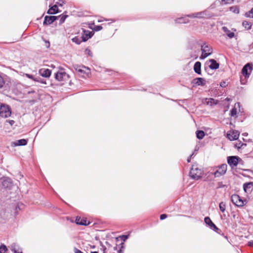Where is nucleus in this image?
<instances>
[{"mask_svg": "<svg viewBox=\"0 0 253 253\" xmlns=\"http://www.w3.org/2000/svg\"><path fill=\"white\" fill-rule=\"evenodd\" d=\"M227 166L226 164H222L218 167H214L210 172L214 177H218L224 175L227 171Z\"/></svg>", "mask_w": 253, "mask_h": 253, "instance_id": "nucleus-1", "label": "nucleus"}, {"mask_svg": "<svg viewBox=\"0 0 253 253\" xmlns=\"http://www.w3.org/2000/svg\"><path fill=\"white\" fill-rule=\"evenodd\" d=\"M126 240V235H123L115 238L116 245L114 247V250L117 251V253H123L122 250L125 249L124 246V242Z\"/></svg>", "mask_w": 253, "mask_h": 253, "instance_id": "nucleus-2", "label": "nucleus"}, {"mask_svg": "<svg viewBox=\"0 0 253 253\" xmlns=\"http://www.w3.org/2000/svg\"><path fill=\"white\" fill-rule=\"evenodd\" d=\"M203 173V170L199 169L197 165H193L190 169L189 175L192 179L198 180L201 178Z\"/></svg>", "mask_w": 253, "mask_h": 253, "instance_id": "nucleus-3", "label": "nucleus"}, {"mask_svg": "<svg viewBox=\"0 0 253 253\" xmlns=\"http://www.w3.org/2000/svg\"><path fill=\"white\" fill-rule=\"evenodd\" d=\"M12 186V182L10 178L4 177L0 178V189H10Z\"/></svg>", "mask_w": 253, "mask_h": 253, "instance_id": "nucleus-4", "label": "nucleus"}, {"mask_svg": "<svg viewBox=\"0 0 253 253\" xmlns=\"http://www.w3.org/2000/svg\"><path fill=\"white\" fill-rule=\"evenodd\" d=\"M214 16L213 13H210L207 10L195 13L192 14L188 15L187 16L190 18H210Z\"/></svg>", "mask_w": 253, "mask_h": 253, "instance_id": "nucleus-5", "label": "nucleus"}, {"mask_svg": "<svg viewBox=\"0 0 253 253\" xmlns=\"http://www.w3.org/2000/svg\"><path fill=\"white\" fill-rule=\"evenodd\" d=\"M231 201L236 206L242 207L247 203L246 200H242L241 198L237 194H234L231 196Z\"/></svg>", "mask_w": 253, "mask_h": 253, "instance_id": "nucleus-6", "label": "nucleus"}, {"mask_svg": "<svg viewBox=\"0 0 253 253\" xmlns=\"http://www.w3.org/2000/svg\"><path fill=\"white\" fill-rule=\"evenodd\" d=\"M201 51L202 54L200 57V59L203 60L211 55L212 52L211 47L204 44L201 45Z\"/></svg>", "mask_w": 253, "mask_h": 253, "instance_id": "nucleus-7", "label": "nucleus"}, {"mask_svg": "<svg viewBox=\"0 0 253 253\" xmlns=\"http://www.w3.org/2000/svg\"><path fill=\"white\" fill-rule=\"evenodd\" d=\"M241 161L242 159L238 156H233L227 157V163L232 168L237 167L239 162Z\"/></svg>", "mask_w": 253, "mask_h": 253, "instance_id": "nucleus-8", "label": "nucleus"}, {"mask_svg": "<svg viewBox=\"0 0 253 253\" xmlns=\"http://www.w3.org/2000/svg\"><path fill=\"white\" fill-rule=\"evenodd\" d=\"M10 108L6 105H1L0 107V116L3 118H7L11 115Z\"/></svg>", "mask_w": 253, "mask_h": 253, "instance_id": "nucleus-9", "label": "nucleus"}, {"mask_svg": "<svg viewBox=\"0 0 253 253\" xmlns=\"http://www.w3.org/2000/svg\"><path fill=\"white\" fill-rule=\"evenodd\" d=\"M55 78L58 81H64L69 79V75L65 72H58L56 73Z\"/></svg>", "mask_w": 253, "mask_h": 253, "instance_id": "nucleus-10", "label": "nucleus"}, {"mask_svg": "<svg viewBox=\"0 0 253 253\" xmlns=\"http://www.w3.org/2000/svg\"><path fill=\"white\" fill-rule=\"evenodd\" d=\"M253 70V67L251 64L250 63H248L245 66H244L242 70V73L245 78L249 77L251 72Z\"/></svg>", "mask_w": 253, "mask_h": 253, "instance_id": "nucleus-11", "label": "nucleus"}, {"mask_svg": "<svg viewBox=\"0 0 253 253\" xmlns=\"http://www.w3.org/2000/svg\"><path fill=\"white\" fill-rule=\"evenodd\" d=\"M240 133L237 130H232L228 132L227 137L230 140H237L239 136Z\"/></svg>", "mask_w": 253, "mask_h": 253, "instance_id": "nucleus-12", "label": "nucleus"}, {"mask_svg": "<svg viewBox=\"0 0 253 253\" xmlns=\"http://www.w3.org/2000/svg\"><path fill=\"white\" fill-rule=\"evenodd\" d=\"M243 189L245 193L251 194L253 190V182L245 183L243 184Z\"/></svg>", "mask_w": 253, "mask_h": 253, "instance_id": "nucleus-13", "label": "nucleus"}, {"mask_svg": "<svg viewBox=\"0 0 253 253\" xmlns=\"http://www.w3.org/2000/svg\"><path fill=\"white\" fill-rule=\"evenodd\" d=\"M83 32L84 33L82 34L81 37L83 42H86L89 39L91 38L94 34L93 32H90L88 30H84Z\"/></svg>", "mask_w": 253, "mask_h": 253, "instance_id": "nucleus-14", "label": "nucleus"}, {"mask_svg": "<svg viewBox=\"0 0 253 253\" xmlns=\"http://www.w3.org/2000/svg\"><path fill=\"white\" fill-rule=\"evenodd\" d=\"M58 19L57 16H46L44 17L43 21L44 25H50L52 24L54 21Z\"/></svg>", "mask_w": 253, "mask_h": 253, "instance_id": "nucleus-15", "label": "nucleus"}, {"mask_svg": "<svg viewBox=\"0 0 253 253\" xmlns=\"http://www.w3.org/2000/svg\"><path fill=\"white\" fill-rule=\"evenodd\" d=\"M192 83L197 85L204 86L206 84V81L204 78H196L192 81Z\"/></svg>", "mask_w": 253, "mask_h": 253, "instance_id": "nucleus-16", "label": "nucleus"}, {"mask_svg": "<svg viewBox=\"0 0 253 253\" xmlns=\"http://www.w3.org/2000/svg\"><path fill=\"white\" fill-rule=\"evenodd\" d=\"M204 220L205 223L209 225L210 228L212 229L214 231H217L219 230L216 226L211 221L210 217H206Z\"/></svg>", "mask_w": 253, "mask_h": 253, "instance_id": "nucleus-17", "label": "nucleus"}, {"mask_svg": "<svg viewBox=\"0 0 253 253\" xmlns=\"http://www.w3.org/2000/svg\"><path fill=\"white\" fill-rule=\"evenodd\" d=\"M209 62L211 63V64L209 65V67L210 69L212 70L217 69L219 67V64L214 59H210Z\"/></svg>", "mask_w": 253, "mask_h": 253, "instance_id": "nucleus-18", "label": "nucleus"}, {"mask_svg": "<svg viewBox=\"0 0 253 253\" xmlns=\"http://www.w3.org/2000/svg\"><path fill=\"white\" fill-rule=\"evenodd\" d=\"M41 75L43 77H49L51 75V71L48 69H42L39 71Z\"/></svg>", "mask_w": 253, "mask_h": 253, "instance_id": "nucleus-19", "label": "nucleus"}, {"mask_svg": "<svg viewBox=\"0 0 253 253\" xmlns=\"http://www.w3.org/2000/svg\"><path fill=\"white\" fill-rule=\"evenodd\" d=\"M27 144V140L25 139H21L16 140L13 142V145L14 146H25Z\"/></svg>", "mask_w": 253, "mask_h": 253, "instance_id": "nucleus-20", "label": "nucleus"}, {"mask_svg": "<svg viewBox=\"0 0 253 253\" xmlns=\"http://www.w3.org/2000/svg\"><path fill=\"white\" fill-rule=\"evenodd\" d=\"M201 62H199V61L196 62L195 63L194 66V70L195 72L199 75H201Z\"/></svg>", "mask_w": 253, "mask_h": 253, "instance_id": "nucleus-21", "label": "nucleus"}, {"mask_svg": "<svg viewBox=\"0 0 253 253\" xmlns=\"http://www.w3.org/2000/svg\"><path fill=\"white\" fill-rule=\"evenodd\" d=\"M222 30L226 34L227 36L230 39H232L235 36V34L233 32H231L226 27H222Z\"/></svg>", "mask_w": 253, "mask_h": 253, "instance_id": "nucleus-22", "label": "nucleus"}, {"mask_svg": "<svg viewBox=\"0 0 253 253\" xmlns=\"http://www.w3.org/2000/svg\"><path fill=\"white\" fill-rule=\"evenodd\" d=\"M59 12L58 7L56 4L51 6L47 11V13L49 14H54Z\"/></svg>", "mask_w": 253, "mask_h": 253, "instance_id": "nucleus-23", "label": "nucleus"}, {"mask_svg": "<svg viewBox=\"0 0 253 253\" xmlns=\"http://www.w3.org/2000/svg\"><path fill=\"white\" fill-rule=\"evenodd\" d=\"M76 222L77 224L82 225H88L89 222H88L87 223H86V220L84 219H82L80 217H77L76 219Z\"/></svg>", "mask_w": 253, "mask_h": 253, "instance_id": "nucleus-24", "label": "nucleus"}, {"mask_svg": "<svg viewBox=\"0 0 253 253\" xmlns=\"http://www.w3.org/2000/svg\"><path fill=\"white\" fill-rule=\"evenodd\" d=\"M5 81L4 78V74L0 72V89L2 88L5 85Z\"/></svg>", "mask_w": 253, "mask_h": 253, "instance_id": "nucleus-25", "label": "nucleus"}, {"mask_svg": "<svg viewBox=\"0 0 253 253\" xmlns=\"http://www.w3.org/2000/svg\"><path fill=\"white\" fill-rule=\"evenodd\" d=\"M205 135V133L203 130H197L196 131V136L199 139H202Z\"/></svg>", "mask_w": 253, "mask_h": 253, "instance_id": "nucleus-26", "label": "nucleus"}, {"mask_svg": "<svg viewBox=\"0 0 253 253\" xmlns=\"http://www.w3.org/2000/svg\"><path fill=\"white\" fill-rule=\"evenodd\" d=\"M11 250L14 253H23L22 251H19L18 249V246L15 244H13L11 246Z\"/></svg>", "mask_w": 253, "mask_h": 253, "instance_id": "nucleus-27", "label": "nucleus"}, {"mask_svg": "<svg viewBox=\"0 0 253 253\" xmlns=\"http://www.w3.org/2000/svg\"><path fill=\"white\" fill-rule=\"evenodd\" d=\"M242 25L247 30H249L251 28L252 24L251 22L247 21H244L242 23Z\"/></svg>", "mask_w": 253, "mask_h": 253, "instance_id": "nucleus-28", "label": "nucleus"}, {"mask_svg": "<svg viewBox=\"0 0 253 253\" xmlns=\"http://www.w3.org/2000/svg\"><path fill=\"white\" fill-rule=\"evenodd\" d=\"M72 41L73 42L77 43V44H80L82 42H83L82 41V39L78 37H75L72 38Z\"/></svg>", "mask_w": 253, "mask_h": 253, "instance_id": "nucleus-29", "label": "nucleus"}, {"mask_svg": "<svg viewBox=\"0 0 253 253\" xmlns=\"http://www.w3.org/2000/svg\"><path fill=\"white\" fill-rule=\"evenodd\" d=\"M206 100H207V101L206 102V104L207 105H210L211 106L213 104H217V102H215V100L213 98H210L209 99H206Z\"/></svg>", "mask_w": 253, "mask_h": 253, "instance_id": "nucleus-30", "label": "nucleus"}, {"mask_svg": "<svg viewBox=\"0 0 253 253\" xmlns=\"http://www.w3.org/2000/svg\"><path fill=\"white\" fill-rule=\"evenodd\" d=\"M219 209L222 212H224L226 209V204L225 203L221 202L219 203Z\"/></svg>", "mask_w": 253, "mask_h": 253, "instance_id": "nucleus-31", "label": "nucleus"}, {"mask_svg": "<svg viewBox=\"0 0 253 253\" xmlns=\"http://www.w3.org/2000/svg\"><path fill=\"white\" fill-rule=\"evenodd\" d=\"M245 15L247 17L253 18V7L249 11L246 12Z\"/></svg>", "mask_w": 253, "mask_h": 253, "instance_id": "nucleus-32", "label": "nucleus"}, {"mask_svg": "<svg viewBox=\"0 0 253 253\" xmlns=\"http://www.w3.org/2000/svg\"><path fill=\"white\" fill-rule=\"evenodd\" d=\"M57 17H58V19L60 18V24H62L64 22L66 18L67 17V15H60Z\"/></svg>", "mask_w": 253, "mask_h": 253, "instance_id": "nucleus-33", "label": "nucleus"}, {"mask_svg": "<svg viewBox=\"0 0 253 253\" xmlns=\"http://www.w3.org/2000/svg\"><path fill=\"white\" fill-rule=\"evenodd\" d=\"M230 11L235 13H239V8L236 6H232L230 8Z\"/></svg>", "mask_w": 253, "mask_h": 253, "instance_id": "nucleus-34", "label": "nucleus"}, {"mask_svg": "<svg viewBox=\"0 0 253 253\" xmlns=\"http://www.w3.org/2000/svg\"><path fill=\"white\" fill-rule=\"evenodd\" d=\"M7 250L6 246L2 245L0 246V253H5Z\"/></svg>", "mask_w": 253, "mask_h": 253, "instance_id": "nucleus-35", "label": "nucleus"}, {"mask_svg": "<svg viewBox=\"0 0 253 253\" xmlns=\"http://www.w3.org/2000/svg\"><path fill=\"white\" fill-rule=\"evenodd\" d=\"M237 114V110L235 108L231 109L230 111V115L231 116H235Z\"/></svg>", "mask_w": 253, "mask_h": 253, "instance_id": "nucleus-36", "label": "nucleus"}, {"mask_svg": "<svg viewBox=\"0 0 253 253\" xmlns=\"http://www.w3.org/2000/svg\"><path fill=\"white\" fill-rule=\"evenodd\" d=\"M102 29V27L100 25L95 26L93 30L95 31H99Z\"/></svg>", "mask_w": 253, "mask_h": 253, "instance_id": "nucleus-37", "label": "nucleus"}, {"mask_svg": "<svg viewBox=\"0 0 253 253\" xmlns=\"http://www.w3.org/2000/svg\"><path fill=\"white\" fill-rule=\"evenodd\" d=\"M26 77H28V78L29 79H32L34 81H39V80L37 79V78H35L33 75H30V74H26Z\"/></svg>", "mask_w": 253, "mask_h": 253, "instance_id": "nucleus-38", "label": "nucleus"}, {"mask_svg": "<svg viewBox=\"0 0 253 253\" xmlns=\"http://www.w3.org/2000/svg\"><path fill=\"white\" fill-rule=\"evenodd\" d=\"M85 53L86 54H87L88 55H89V56H91V57L92 56V53L89 49L86 48L85 50Z\"/></svg>", "mask_w": 253, "mask_h": 253, "instance_id": "nucleus-39", "label": "nucleus"}, {"mask_svg": "<svg viewBox=\"0 0 253 253\" xmlns=\"http://www.w3.org/2000/svg\"><path fill=\"white\" fill-rule=\"evenodd\" d=\"M176 22L179 23H186L185 21H184V20L183 18H180L175 20Z\"/></svg>", "mask_w": 253, "mask_h": 253, "instance_id": "nucleus-40", "label": "nucleus"}, {"mask_svg": "<svg viewBox=\"0 0 253 253\" xmlns=\"http://www.w3.org/2000/svg\"><path fill=\"white\" fill-rule=\"evenodd\" d=\"M241 145V142H240L239 143H236L235 144V147L237 149H240L242 148V145Z\"/></svg>", "mask_w": 253, "mask_h": 253, "instance_id": "nucleus-41", "label": "nucleus"}, {"mask_svg": "<svg viewBox=\"0 0 253 253\" xmlns=\"http://www.w3.org/2000/svg\"><path fill=\"white\" fill-rule=\"evenodd\" d=\"M244 77H245L244 76ZM240 81L241 84H245L246 82V78H244V79H243L242 77H241Z\"/></svg>", "mask_w": 253, "mask_h": 253, "instance_id": "nucleus-42", "label": "nucleus"}, {"mask_svg": "<svg viewBox=\"0 0 253 253\" xmlns=\"http://www.w3.org/2000/svg\"><path fill=\"white\" fill-rule=\"evenodd\" d=\"M167 217V215L166 214H162L160 215V219L161 220H163L165 218H166Z\"/></svg>", "mask_w": 253, "mask_h": 253, "instance_id": "nucleus-43", "label": "nucleus"}, {"mask_svg": "<svg viewBox=\"0 0 253 253\" xmlns=\"http://www.w3.org/2000/svg\"><path fill=\"white\" fill-rule=\"evenodd\" d=\"M74 253H83L82 251H81L80 250L76 248H74Z\"/></svg>", "mask_w": 253, "mask_h": 253, "instance_id": "nucleus-44", "label": "nucleus"}, {"mask_svg": "<svg viewBox=\"0 0 253 253\" xmlns=\"http://www.w3.org/2000/svg\"><path fill=\"white\" fill-rule=\"evenodd\" d=\"M7 122H8L11 126H12L15 123L13 120H7Z\"/></svg>", "mask_w": 253, "mask_h": 253, "instance_id": "nucleus-45", "label": "nucleus"}, {"mask_svg": "<svg viewBox=\"0 0 253 253\" xmlns=\"http://www.w3.org/2000/svg\"><path fill=\"white\" fill-rule=\"evenodd\" d=\"M248 244L250 247H253V241L248 242Z\"/></svg>", "mask_w": 253, "mask_h": 253, "instance_id": "nucleus-46", "label": "nucleus"}, {"mask_svg": "<svg viewBox=\"0 0 253 253\" xmlns=\"http://www.w3.org/2000/svg\"><path fill=\"white\" fill-rule=\"evenodd\" d=\"M37 79L39 80V81H38V82H40V83H42V84H46L45 82H43V81H41L40 78H37Z\"/></svg>", "mask_w": 253, "mask_h": 253, "instance_id": "nucleus-47", "label": "nucleus"}, {"mask_svg": "<svg viewBox=\"0 0 253 253\" xmlns=\"http://www.w3.org/2000/svg\"><path fill=\"white\" fill-rule=\"evenodd\" d=\"M76 70H77L79 72L82 73L83 72V70L81 69H76Z\"/></svg>", "mask_w": 253, "mask_h": 253, "instance_id": "nucleus-48", "label": "nucleus"}, {"mask_svg": "<svg viewBox=\"0 0 253 253\" xmlns=\"http://www.w3.org/2000/svg\"><path fill=\"white\" fill-rule=\"evenodd\" d=\"M192 155H193V154H192V155L190 156V157H189V158H188L187 159V162H188V163H189V162H190L191 158V157L192 156Z\"/></svg>", "mask_w": 253, "mask_h": 253, "instance_id": "nucleus-49", "label": "nucleus"}, {"mask_svg": "<svg viewBox=\"0 0 253 253\" xmlns=\"http://www.w3.org/2000/svg\"><path fill=\"white\" fill-rule=\"evenodd\" d=\"M241 145H242V148H244V147H245L246 146V144L241 143Z\"/></svg>", "mask_w": 253, "mask_h": 253, "instance_id": "nucleus-50", "label": "nucleus"}, {"mask_svg": "<svg viewBox=\"0 0 253 253\" xmlns=\"http://www.w3.org/2000/svg\"><path fill=\"white\" fill-rule=\"evenodd\" d=\"M46 42V43H47V44H46V46H47V47H49V45H50V43H49V42Z\"/></svg>", "mask_w": 253, "mask_h": 253, "instance_id": "nucleus-51", "label": "nucleus"}, {"mask_svg": "<svg viewBox=\"0 0 253 253\" xmlns=\"http://www.w3.org/2000/svg\"><path fill=\"white\" fill-rule=\"evenodd\" d=\"M64 3H65L64 1L62 0V3H60V4H59V5L62 6L63 4H64Z\"/></svg>", "mask_w": 253, "mask_h": 253, "instance_id": "nucleus-52", "label": "nucleus"}, {"mask_svg": "<svg viewBox=\"0 0 253 253\" xmlns=\"http://www.w3.org/2000/svg\"><path fill=\"white\" fill-rule=\"evenodd\" d=\"M223 1H224L225 3H228L230 0H221Z\"/></svg>", "mask_w": 253, "mask_h": 253, "instance_id": "nucleus-53", "label": "nucleus"}, {"mask_svg": "<svg viewBox=\"0 0 253 253\" xmlns=\"http://www.w3.org/2000/svg\"><path fill=\"white\" fill-rule=\"evenodd\" d=\"M91 253H98L97 252H91Z\"/></svg>", "mask_w": 253, "mask_h": 253, "instance_id": "nucleus-54", "label": "nucleus"}, {"mask_svg": "<svg viewBox=\"0 0 253 253\" xmlns=\"http://www.w3.org/2000/svg\"><path fill=\"white\" fill-rule=\"evenodd\" d=\"M243 135H244V136H245V135H246V134H245V133H243Z\"/></svg>", "mask_w": 253, "mask_h": 253, "instance_id": "nucleus-55", "label": "nucleus"}]
</instances>
